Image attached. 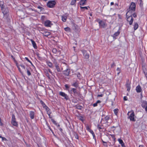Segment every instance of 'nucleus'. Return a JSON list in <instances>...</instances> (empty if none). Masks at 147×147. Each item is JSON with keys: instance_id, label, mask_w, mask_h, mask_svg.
<instances>
[{"instance_id": "13", "label": "nucleus", "mask_w": 147, "mask_h": 147, "mask_svg": "<svg viewBox=\"0 0 147 147\" xmlns=\"http://www.w3.org/2000/svg\"><path fill=\"white\" fill-rule=\"evenodd\" d=\"M71 91H73L74 95L76 96H79L80 94L79 93L78 91L75 88H71Z\"/></svg>"}, {"instance_id": "7", "label": "nucleus", "mask_w": 147, "mask_h": 147, "mask_svg": "<svg viewBox=\"0 0 147 147\" xmlns=\"http://www.w3.org/2000/svg\"><path fill=\"white\" fill-rule=\"evenodd\" d=\"M141 105L142 107L143 108H145V109L147 107V101L144 100H141Z\"/></svg>"}, {"instance_id": "23", "label": "nucleus", "mask_w": 147, "mask_h": 147, "mask_svg": "<svg viewBox=\"0 0 147 147\" xmlns=\"http://www.w3.org/2000/svg\"><path fill=\"white\" fill-rule=\"evenodd\" d=\"M120 33V31H117V32H115L114 34L113 35V36L114 38H115V37L118 36Z\"/></svg>"}, {"instance_id": "53", "label": "nucleus", "mask_w": 147, "mask_h": 147, "mask_svg": "<svg viewBox=\"0 0 147 147\" xmlns=\"http://www.w3.org/2000/svg\"><path fill=\"white\" fill-rule=\"evenodd\" d=\"M133 16L134 18H136L137 17V14L136 13H134L133 14Z\"/></svg>"}, {"instance_id": "49", "label": "nucleus", "mask_w": 147, "mask_h": 147, "mask_svg": "<svg viewBox=\"0 0 147 147\" xmlns=\"http://www.w3.org/2000/svg\"><path fill=\"white\" fill-rule=\"evenodd\" d=\"M77 76L78 79H80L81 78V74L80 73H78L77 75Z\"/></svg>"}, {"instance_id": "21", "label": "nucleus", "mask_w": 147, "mask_h": 147, "mask_svg": "<svg viewBox=\"0 0 147 147\" xmlns=\"http://www.w3.org/2000/svg\"><path fill=\"white\" fill-rule=\"evenodd\" d=\"M40 102L41 104L42 105L43 108H44L45 109L46 108L48 109V107L45 105V104L41 100L40 101Z\"/></svg>"}, {"instance_id": "61", "label": "nucleus", "mask_w": 147, "mask_h": 147, "mask_svg": "<svg viewBox=\"0 0 147 147\" xmlns=\"http://www.w3.org/2000/svg\"><path fill=\"white\" fill-rule=\"evenodd\" d=\"M101 102V101H100V100H98L96 102L98 104V103H100V102Z\"/></svg>"}, {"instance_id": "16", "label": "nucleus", "mask_w": 147, "mask_h": 147, "mask_svg": "<svg viewBox=\"0 0 147 147\" xmlns=\"http://www.w3.org/2000/svg\"><path fill=\"white\" fill-rule=\"evenodd\" d=\"M136 92H140L142 91V89L141 86L140 85L137 86L136 88Z\"/></svg>"}, {"instance_id": "62", "label": "nucleus", "mask_w": 147, "mask_h": 147, "mask_svg": "<svg viewBox=\"0 0 147 147\" xmlns=\"http://www.w3.org/2000/svg\"><path fill=\"white\" fill-rule=\"evenodd\" d=\"M114 66H115V63H113L111 65V67H113Z\"/></svg>"}, {"instance_id": "37", "label": "nucleus", "mask_w": 147, "mask_h": 147, "mask_svg": "<svg viewBox=\"0 0 147 147\" xmlns=\"http://www.w3.org/2000/svg\"><path fill=\"white\" fill-rule=\"evenodd\" d=\"M112 138L113 139V140L114 141H115L116 140V138L115 137V136L113 134H110V135Z\"/></svg>"}, {"instance_id": "34", "label": "nucleus", "mask_w": 147, "mask_h": 147, "mask_svg": "<svg viewBox=\"0 0 147 147\" xmlns=\"http://www.w3.org/2000/svg\"><path fill=\"white\" fill-rule=\"evenodd\" d=\"M88 7H81V6H80V8H81V9H84V10H83V11H84V10L85 9H88Z\"/></svg>"}, {"instance_id": "56", "label": "nucleus", "mask_w": 147, "mask_h": 147, "mask_svg": "<svg viewBox=\"0 0 147 147\" xmlns=\"http://www.w3.org/2000/svg\"><path fill=\"white\" fill-rule=\"evenodd\" d=\"M93 106L94 107H95L97 106V103L96 102L94 103L93 104Z\"/></svg>"}, {"instance_id": "28", "label": "nucleus", "mask_w": 147, "mask_h": 147, "mask_svg": "<svg viewBox=\"0 0 147 147\" xmlns=\"http://www.w3.org/2000/svg\"><path fill=\"white\" fill-rule=\"evenodd\" d=\"M75 107L77 109L80 110H81L82 108V106L78 105H76Z\"/></svg>"}, {"instance_id": "9", "label": "nucleus", "mask_w": 147, "mask_h": 147, "mask_svg": "<svg viewBox=\"0 0 147 147\" xmlns=\"http://www.w3.org/2000/svg\"><path fill=\"white\" fill-rule=\"evenodd\" d=\"M98 23L100 27L101 28H105L107 26V24L102 21H100Z\"/></svg>"}, {"instance_id": "18", "label": "nucleus", "mask_w": 147, "mask_h": 147, "mask_svg": "<svg viewBox=\"0 0 147 147\" xmlns=\"http://www.w3.org/2000/svg\"><path fill=\"white\" fill-rule=\"evenodd\" d=\"M71 86L76 88H77L79 86V83L77 82H74L72 84Z\"/></svg>"}, {"instance_id": "14", "label": "nucleus", "mask_w": 147, "mask_h": 147, "mask_svg": "<svg viewBox=\"0 0 147 147\" xmlns=\"http://www.w3.org/2000/svg\"><path fill=\"white\" fill-rule=\"evenodd\" d=\"M70 69H67L63 71V74L66 76H69L70 74Z\"/></svg>"}, {"instance_id": "3", "label": "nucleus", "mask_w": 147, "mask_h": 147, "mask_svg": "<svg viewBox=\"0 0 147 147\" xmlns=\"http://www.w3.org/2000/svg\"><path fill=\"white\" fill-rule=\"evenodd\" d=\"M127 18V21L129 22L130 25H131L132 24L134 19L131 16V14H127V16H126Z\"/></svg>"}, {"instance_id": "48", "label": "nucleus", "mask_w": 147, "mask_h": 147, "mask_svg": "<svg viewBox=\"0 0 147 147\" xmlns=\"http://www.w3.org/2000/svg\"><path fill=\"white\" fill-rule=\"evenodd\" d=\"M25 59H26V60L28 61V62H29V63H31V64H32V63L31 62V61L27 57H26L25 58Z\"/></svg>"}, {"instance_id": "38", "label": "nucleus", "mask_w": 147, "mask_h": 147, "mask_svg": "<svg viewBox=\"0 0 147 147\" xmlns=\"http://www.w3.org/2000/svg\"><path fill=\"white\" fill-rule=\"evenodd\" d=\"M118 110L117 109H115L114 110V113L116 115H117L118 112Z\"/></svg>"}, {"instance_id": "39", "label": "nucleus", "mask_w": 147, "mask_h": 147, "mask_svg": "<svg viewBox=\"0 0 147 147\" xmlns=\"http://www.w3.org/2000/svg\"><path fill=\"white\" fill-rule=\"evenodd\" d=\"M89 131L91 134H92V135L93 136V137L94 138V137L95 136V134H94V132L91 129Z\"/></svg>"}, {"instance_id": "8", "label": "nucleus", "mask_w": 147, "mask_h": 147, "mask_svg": "<svg viewBox=\"0 0 147 147\" xmlns=\"http://www.w3.org/2000/svg\"><path fill=\"white\" fill-rule=\"evenodd\" d=\"M59 94L64 97V98L66 99V100H67L69 99V97L67 95L65 94L64 92H59Z\"/></svg>"}, {"instance_id": "42", "label": "nucleus", "mask_w": 147, "mask_h": 147, "mask_svg": "<svg viewBox=\"0 0 147 147\" xmlns=\"http://www.w3.org/2000/svg\"><path fill=\"white\" fill-rule=\"evenodd\" d=\"M118 140L119 143L121 144H123V140L121 139H119Z\"/></svg>"}, {"instance_id": "26", "label": "nucleus", "mask_w": 147, "mask_h": 147, "mask_svg": "<svg viewBox=\"0 0 147 147\" xmlns=\"http://www.w3.org/2000/svg\"><path fill=\"white\" fill-rule=\"evenodd\" d=\"M138 27V25L137 22L134 23V30H136Z\"/></svg>"}, {"instance_id": "63", "label": "nucleus", "mask_w": 147, "mask_h": 147, "mask_svg": "<svg viewBox=\"0 0 147 147\" xmlns=\"http://www.w3.org/2000/svg\"><path fill=\"white\" fill-rule=\"evenodd\" d=\"M75 137H76V138L77 139H78V135H77L76 136H75Z\"/></svg>"}, {"instance_id": "64", "label": "nucleus", "mask_w": 147, "mask_h": 147, "mask_svg": "<svg viewBox=\"0 0 147 147\" xmlns=\"http://www.w3.org/2000/svg\"><path fill=\"white\" fill-rule=\"evenodd\" d=\"M139 147H144L143 145H140L139 146Z\"/></svg>"}, {"instance_id": "19", "label": "nucleus", "mask_w": 147, "mask_h": 147, "mask_svg": "<svg viewBox=\"0 0 147 147\" xmlns=\"http://www.w3.org/2000/svg\"><path fill=\"white\" fill-rule=\"evenodd\" d=\"M30 40L32 42L33 47L34 49H36L37 48V47L35 42L32 39H31Z\"/></svg>"}, {"instance_id": "25", "label": "nucleus", "mask_w": 147, "mask_h": 147, "mask_svg": "<svg viewBox=\"0 0 147 147\" xmlns=\"http://www.w3.org/2000/svg\"><path fill=\"white\" fill-rule=\"evenodd\" d=\"M62 18V21L63 22H65L66 21L67 16H61Z\"/></svg>"}, {"instance_id": "47", "label": "nucleus", "mask_w": 147, "mask_h": 147, "mask_svg": "<svg viewBox=\"0 0 147 147\" xmlns=\"http://www.w3.org/2000/svg\"><path fill=\"white\" fill-rule=\"evenodd\" d=\"M83 117L82 116H80L79 117V119L81 121H84V119H83Z\"/></svg>"}, {"instance_id": "55", "label": "nucleus", "mask_w": 147, "mask_h": 147, "mask_svg": "<svg viewBox=\"0 0 147 147\" xmlns=\"http://www.w3.org/2000/svg\"><path fill=\"white\" fill-rule=\"evenodd\" d=\"M103 96V94H98L97 95V97H102Z\"/></svg>"}, {"instance_id": "30", "label": "nucleus", "mask_w": 147, "mask_h": 147, "mask_svg": "<svg viewBox=\"0 0 147 147\" xmlns=\"http://www.w3.org/2000/svg\"><path fill=\"white\" fill-rule=\"evenodd\" d=\"M17 67L18 68V70H19V71L21 73V74H22V75H23V72L22 71L21 69L20 68V65H17Z\"/></svg>"}, {"instance_id": "46", "label": "nucleus", "mask_w": 147, "mask_h": 147, "mask_svg": "<svg viewBox=\"0 0 147 147\" xmlns=\"http://www.w3.org/2000/svg\"><path fill=\"white\" fill-rule=\"evenodd\" d=\"M52 121L54 124H55L56 125H57V123H56V121H55L53 119H52Z\"/></svg>"}, {"instance_id": "44", "label": "nucleus", "mask_w": 147, "mask_h": 147, "mask_svg": "<svg viewBox=\"0 0 147 147\" xmlns=\"http://www.w3.org/2000/svg\"><path fill=\"white\" fill-rule=\"evenodd\" d=\"M46 29L45 28H41L40 30H39L40 31V32H43L44 31H45V30H46Z\"/></svg>"}, {"instance_id": "45", "label": "nucleus", "mask_w": 147, "mask_h": 147, "mask_svg": "<svg viewBox=\"0 0 147 147\" xmlns=\"http://www.w3.org/2000/svg\"><path fill=\"white\" fill-rule=\"evenodd\" d=\"M5 6L3 5V1H0V7H1V6Z\"/></svg>"}, {"instance_id": "22", "label": "nucleus", "mask_w": 147, "mask_h": 147, "mask_svg": "<svg viewBox=\"0 0 147 147\" xmlns=\"http://www.w3.org/2000/svg\"><path fill=\"white\" fill-rule=\"evenodd\" d=\"M47 65L50 67H51V68H53V65L52 64V63L51 62H50L49 61H47Z\"/></svg>"}, {"instance_id": "32", "label": "nucleus", "mask_w": 147, "mask_h": 147, "mask_svg": "<svg viewBox=\"0 0 147 147\" xmlns=\"http://www.w3.org/2000/svg\"><path fill=\"white\" fill-rule=\"evenodd\" d=\"M76 3V1L75 0H72L70 4L71 5H73L75 4Z\"/></svg>"}, {"instance_id": "35", "label": "nucleus", "mask_w": 147, "mask_h": 147, "mask_svg": "<svg viewBox=\"0 0 147 147\" xmlns=\"http://www.w3.org/2000/svg\"><path fill=\"white\" fill-rule=\"evenodd\" d=\"M52 52L54 53H56L58 52L57 49L56 48H53L52 50Z\"/></svg>"}, {"instance_id": "2", "label": "nucleus", "mask_w": 147, "mask_h": 147, "mask_svg": "<svg viewBox=\"0 0 147 147\" xmlns=\"http://www.w3.org/2000/svg\"><path fill=\"white\" fill-rule=\"evenodd\" d=\"M136 5L134 3L132 2L131 3L129 8V10L127 12L126 16H127V14L129 15V13H130L131 12V11H134L136 9Z\"/></svg>"}, {"instance_id": "41", "label": "nucleus", "mask_w": 147, "mask_h": 147, "mask_svg": "<svg viewBox=\"0 0 147 147\" xmlns=\"http://www.w3.org/2000/svg\"><path fill=\"white\" fill-rule=\"evenodd\" d=\"M64 30L65 31H69L70 28L69 27H66L64 28Z\"/></svg>"}, {"instance_id": "54", "label": "nucleus", "mask_w": 147, "mask_h": 147, "mask_svg": "<svg viewBox=\"0 0 147 147\" xmlns=\"http://www.w3.org/2000/svg\"><path fill=\"white\" fill-rule=\"evenodd\" d=\"M7 140V139H6V138L4 137H2V141H6Z\"/></svg>"}, {"instance_id": "10", "label": "nucleus", "mask_w": 147, "mask_h": 147, "mask_svg": "<svg viewBox=\"0 0 147 147\" xmlns=\"http://www.w3.org/2000/svg\"><path fill=\"white\" fill-rule=\"evenodd\" d=\"M40 33L42 34L44 36H46L47 37H48V36L50 35L51 34V33L49 32H48L47 30H46L43 32H40Z\"/></svg>"}, {"instance_id": "40", "label": "nucleus", "mask_w": 147, "mask_h": 147, "mask_svg": "<svg viewBox=\"0 0 147 147\" xmlns=\"http://www.w3.org/2000/svg\"><path fill=\"white\" fill-rule=\"evenodd\" d=\"M86 129L88 131H89L90 130H91L90 127L89 126L87 125L86 127Z\"/></svg>"}, {"instance_id": "6", "label": "nucleus", "mask_w": 147, "mask_h": 147, "mask_svg": "<svg viewBox=\"0 0 147 147\" xmlns=\"http://www.w3.org/2000/svg\"><path fill=\"white\" fill-rule=\"evenodd\" d=\"M11 124L14 126H17L18 123L16 121L15 115L14 114H12L11 119Z\"/></svg>"}, {"instance_id": "15", "label": "nucleus", "mask_w": 147, "mask_h": 147, "mask_svg": "<svg viewBox=\"0 0 147 147\" xmlns=\"http://www.w3.org/2000/svg\"><path fill=\"white\" fill-rule=\"evenodd\" d=\"M86 3V0H81L79 2V4L81 5H83Z\"/></svg>"}, {"instance_id": "4", "label": "nucleus", "mask_w": 147, "mask_h": 147, "mask_svg": "<svg viewBox=\"0 0 147 147\" xmlns=\"http://www.w3.org/2000/svg\"><path fill=\"white\" fill-rule=\"evenodd\" d=\"M127 115L129 116V117L130 121H136L134 119L135 115L134 112L131 113L128 112L127 113Z\"/></svg>"}, {"instance_id": "33", "label": "nucleus", "mask_w": 147, "mask_h": 147, "mask_svg": "<svg viewBox=\"0 0 147 147\" xmlns=\"http://www.w3.org/2000/svg\"><path fill=\"white\" fill-rule=\"evenodd\" d=\"M27 73L28 76H30L31 75V73L30 71L28 69L26 68Z\"/></svg>"}, {"instance_id": "27", "label": "nucleus", "mask_w": 147, "mask_h": 147, "mask_svg": "<svg viewBox=\"0 0 147 147\" xmlns=\"http://www.w3.org/2000/svg\"><path fill=\"white\" fill-rule=\"evenodd\" d=\"M45 109L47 112V114L49 116H50L51 114V111L50 109L48 107V109H47V108H46Z\"/></svg>"}, {"instance_id": "11", "label": "nucleus", "mask_w": 147, "mask_h": 147, "mask_svg": "<svg viewBox=\"0 0 147 147\" xmlns=\"http://www.w3.org/2000/svg\"><path fill=\"white\" fill-rule=\"evenodd\" d=\"M44 24L45 26L48 27H50L52 25L51 22L49 20L46 21L44 23Z\"/></svg>"}, {"instance_id": "31", "label": "nucleus", "mask_w": 147, "mask_h": 147, "mask_svg": "<svg viewBox=\"0 0 147 147\" xmlns=\"http://www.w3.org/2000/svg\"><path fill=\"white\" fill-rule=\"evenodd\" d=\"M109 119V117L108 116H106L104 118V119L105 120V121L106 122H107L108 121Z\"/></svg>"}, {"instance_id": "59", "label": "nucleus", "mask_w": 147, "mask_h": 147, "mask_svg": "<svg viewBox=\"0 0 147 147\" xmlns=\"http://www.w3.org/2000/svg\"><path fill=\"white\" fill-rule=\"evenodd\" d=\"M124 144H124V143H123V144H121V146L122 147H125V145Z\"/></svg>"}, {"instance_id": "57", "label": "nucleus", "mask_w": 147, "mask_h": 147, "mask_svg": "<svg viewBox=\"0 0 147 147\" xmlns=\"http://www.w3.org/2000/svg\"><path fill=\"white\" fill-rule=\"evenodd\" d=\"M123 99L124 100H127V97L126 96H125L123 97Z\"/></svg>"}, {"instance_id": "29", "label": "nucleus", "mask_w": 147, "mask_h": 147, "mask_svg": "<svg viewBox=\"0 0 147 147\" xmlns=\"http://www.w3.org/2000/svg\"><path fill=\"white\" fill-rule=\"evenodd\" d=\"M140 6L141 8V9L142 10L144 8H143V2L142 1H140Z\"/></svg>"}, {"instance_id": "36", "label": "nucleus", "mask_w": 147, "mask_h": 147, "mask_svg": "<svg viewBox=\"0 0 147 147\" xmlns=\"http://www.w3.org/2000/svg\"><path fill=\"white\" fill-rule=\"evenodd\" d=\"M116 70L118 71L117 75H119L121 69L119 68L118 67L117 68Z\"/></svg>"}, {"instance_id": "24", "label": "nucleus", "mask_w": 147, "mask_h": 147, "mask_svg": "<svg viewBox=\"0 0 147 147\" xmlns=\"http://www.w3.org/2000/svg\"><path fill=\"white\" fill-rule=\"evenodd\" d=\"M125 86L127 88V90L129 91L130 89V84H129L128 83H127L125 84Z\"/></svg>"}, {"instance_id": "50", "label": "nucleus", "mask_w": 147, "mask_h": 147, "mask_svg": "<svg viewBox=\"0 0 147 147\" xmlns=\"http://www.w3.org/2000/svg\"><path fill=\"white\" fill-rule=\"evenodd\" d=\"M65 86L67 89H68L69 88V87L67 84L65 85Z\"/></svg>"}, {"instance_id": "58", "label": "nucleus", "mask_w": 147, "mask_h": 147, "mask_svg": "<svg viewBox=\"0 0 147 147\" xmlns=\"http://www.w3.org/2000/svg\"><path fill=\"white\" fill-rule=\"evenodd\" d=\"M3 125V124L1 122V118H0V125L1 126H2V125Z\"/></svg>"}, {"instance_id": "12", "label": "nucleus", "mask_w": 147, "mask_h": 147, "mask_svg": "<svg viewBox=\"0 0 147 147\" xmlns=\"http://www.w3.org/2000/svg\"><path fill=\"white\" fill-rule=\"evenodd\" d=\"M82 53L83 54V55L85 58L88 59L89 57V55L88 53L86 51L83 50L82 51Z\"/></svg>"}, {"instance_id": "1", "label": "nucleus", "mask_w": 147, "mask_h": 147, "mask_svg": "<svg viewBox=\"0 0 147 147\" xmlns=\"http://www.w3.org/2000/svg\"><path fill=\"white\" fill-rule=\"evenodd\" d=\"M2 12L4 15V17L7 18L9 16V10L8 8L5 6L1 7Z\"/></svg>"}, {"instance_id": "60", "label": "nucleus", "mask_w": 147, "mask_h": 147, "mask_svg": "<svg viewBox=\"0 0 147 147\" xmlns=\"http://www.w3.org/2000/svg\"><path fill=\"white\" fill-rule=\"evenodd\" d=\"M48 70H49V72L51 74H52V71H51V70L49 69H48Z\"/></svg>"}, {"instance_id": "20", "label": "nucleus", "mask_w": 147, "mask_h": 147, "mask_svg": "<svg viewBox=\"0 0 147 147\" xmlns=\"http://www.w3.org/2000/svg\"><path fill=\"white\" fill-rule=\"evenodd\" d=\"M54 63L55 64V66L56 68V69H57V71L59 72L61 71V70L58 66V65H57V63L56 62H55Z\"/></svg>"}, {"instance_id": "5", "label": "nucleus", "mask_w": 147, "mask_h": 147, "mask_svg": "<svg viewBox=\"0 0 147 147\" xmlns=\"http://www.w3.org/2000/svg\"><path fill=\"white\" fill-rule=\"evenodd\" d=\"M56 2L54 1H49L47 3V6L49 8H53L55 5Z\"/></svg>"}, {"instance_id": "17", "label": "nucleus", "mask_w": 147, "mask_h": 147, "mask_svg": "<svg viewBox=\"0 0 147 147\" xmlns=\"http://www.w3.org/2000/svg\"><path fill=\"white\" fill-rule=\"evenodd\" d=\"M34 112L32 111H31L30 112V115L31 118L33 119L34 118Z\"/></svg>"}, {"instance_id": "52", "label": "nucleus", "mask_w": 147, "mask_h": 147, "mask_svg": "<svg viewBox=\"0 0 147 147\" xmlns=\"http://www.w3.org/2000/svg\"><path fill=\"white\" fill-rule=\"evenodd\" d=\"M97 127L99 130L102 129L101 126L99 125H97Z\"/></svg>"}, {"instance_id": "51", "label": "nucleus", "mask_w": 147, "mask_h": 147, "mask_svg": "<svg viewBox=\"0 0 147 147\" xmlns=\"http://www.w3.org/2000/svg\"><path fill=\"white\" fill-rule=\"evenodd\" d=\"M20 66L21 67L22 69H25V66H24V65L21 64V65H20Z\"/></svg>"}, {"instance_id": "43", "label": "nucleus", "mask_w": 147, "mask_h": 147, "mask_svg": "<svg viewBox=\"0 0 147 147\" xmlns=\"http://www.w3.org/2000/svg\"><path fill=\"white\" fill-rule=\"evenodd\" d=\"M37 8L38 9H40V11H42L44 10V8L40 6H38Z\"/></svg>"}]
</instances>
